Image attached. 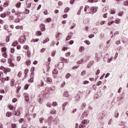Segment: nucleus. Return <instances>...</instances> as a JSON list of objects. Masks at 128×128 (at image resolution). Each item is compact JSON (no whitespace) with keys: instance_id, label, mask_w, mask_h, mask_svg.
Here are the masks:
<instances>
[{"instance_id":"1","label":"nucleus","mask_w":128,"mask_h":128,"mask_svg":"<svg viewBox=\"0 0 128 128\" xmlns=\"http://www.w3.org/2000/svg\"><path fill=\"white\" fill-rule=\"evenodd\" d=\"M26 40V36H21L18 40L20 44H24Z\"/></svg>"},{"instance_id":"2","label":"nucleus","mask_w":128,"mask_h":128,"mask_svg":"<svg viewBox=\"0 0 128 128\" xmlns=\"http://www.w3.org/2000/svg\"><path fill=\"white\" fill-rule=\"evenodd\" d=\"M24 100L26 102H28L30 98H28V95L26 94H24Z\"/></svg>"},{"instance_id":"3","label":"nucleus","mask_w":128,"mask_h":128,"mask_svg":"<svg viewBox=\"0 0 128 128\" xmlns=\"http://www.w3.org/2000/svg\"><path fill=\"white\" fill-rule=\"evenodd\" d=\"M72 36H74V34L72 32H70V35L68 36L66 38V40H70L72 38Z\"/></svg>"},{"instance_id":"4","label":"nucleus","mask_w":128,"mask_h":128,"mask_svg":"<svg viewBox=\"0 0 128 128\" xmlns=\"http://www.w3.org/2000/svg\"><path fill=\"white\" fill-rule=\"evenodd\" d=\"M41 32H44L46 30V26L44 24H41Z\"/></svg>"},{"instance_id":"5","label":"nucleus","mask_w":128,"mask_h":128,"mask_svg":"<svg viewBox=\"0 0 128 128\" xmlns=\"http://www.w3.org/2000/svg\"><path fill=\"white\" fill-rule=\"evenodd\" d=\"M64 96L65 98H68V96H70V94H68V91L65 92Z\"/></svg>"},{"instance_id":"6","label":"nucleus","mask_w":128,"mask_h":128,"mask_svg":"<svg viewBox=\"0 0 128 128\" xmlns=\"http://www.w3.org/2000/svg\"><path fill=\"white\" fill-rule=\"evenodd\" d=\"M56 114V110L54 109H52L50 112L51 114Z\"/></svg>"},{"instance_id":"7","label":"nucleus","mask_w":128,"mask_h":128,"mask_svg":"<svg viewBox=\"0 0 128 128\" xmlns=\"http://www.w3.org/2000/svg\"><path fill=\"white\" fill-rule=\"evenodd\" d=\"M84 47L82 46H81L80 48V49H79V52H84Z\"/></svg>"},{"instance_id":"8","label":"nucleus","mask_w":128,"mask_h":128,"mask_svg":"<svg viewBox=\"0 0 128 128\" xmlns=\"http://www.w3.org/2000/svg\"><path fill=\"white\" fill-rule=\"evenodd\" d=\"M36 36H42V32L37 31L36 32Z\"/></svg>"},{"instance_id":"9","label":"nucleus","mask_w":128,"mask_h":128,"mask_svg":"<svg viewBox=\"0 0 128 128\" xmlns=\"http://www.w3.org/2000/svg\"><path fill=\"white\" fill-rule=\"evenodd\" d=\"M82 124H83V126L84 124H88V120H82Z\"/></svg>"},{"instance_id":"10","label":"nucleus","mask_w":128,"mask_h":128,"mask_svg":"<svg viewBox=\"0 0 128 128\" xmlns=\"http://www.w3.org/2000/svg\"><path fill=\"white\" fill-rule=\"evenodd\" d=\"M14 86V80L12 79L11 80L10 86Z\"/></svg>"},{"instance_id":"11","label":"nucleus","mask_w":128,"mask_h":128,"mask_svg":"<svg viewBox=\"0 0 128 128\" xmlns=\"http://www.w3.org/2000/svg\"><path fill=\"white\" fill-rule=\"evenodd\" d=\"M52 73L54 74H58V69H54L52 71Z\"/></svg>"},{"instance_id":"12","label":"nucleus","mask_w":128,"mask_h":128,"mask_svg":"<svg viewBox=\"0 0 128 128\" xmlns=\"http://www.w3.org/2000/svg\"><path fill=\"white\" fill-rule=\"evenodd\" d=\"M91 10L92 12H96L98 10V9L96 8H91Z\"/></svg>"},{"instance_id":"13","label":"nucleus","mask_w":128,"mask_h":128,"mask_svg":"<svg viewBox=\"0 0 128 128\" xmlns=\"http://www.w3.org/2000/svg\"><path fill=\"white\" fill-rule=\"evenodd\" d=\"M123 14H124V12H122V11L119 12L118 14V16H122Z\"/></svg>"},{"instance_id":"14","label":"nucleus","mask_w":128,"mask_h":128,"mask_svg":"<svg viewBox=\"0 0 128 128\" xmlns=\"http://www.w3.org/2000/svg\"><path fill=\"white\" fill-rule=\"evenodd\" d=\"M26 64L27 66H30V64H32V62H30V60H28L26 61Z\"/></svg>"},{"instance_id":"15","label":"nucleus","mask_w":128,"mask_h":128,"mask_svg":"<svg viewBox=\"0 0 128 128\" xmlns=\"http://www.w3.org/2000/svg\"><path fill=\"white\" fill-rule=\"evenodd\" d=\"M50 42V38H47L46 40L43 41V44H46V42Z\"/></svg>"},{"instance_id":"16","label":"nucleus","mask_w":128,"mask_h":128,"mask_svg":"<svg viewBox=\"0 0 128 128\" xmlns=\"http://www.w3.org/2000/svg\"><path fill=\"white\" fill-rule=\"evenodd\" d=\"M48 122H52V116H50L48 118Z\"/></svg>"},{"instance_id":"17","label":"nucleus","mask_w":128,"mask_h":128,"mask_svg":"<svg viewBox=\"0 0 128 128\" xmlns=\"http://www.w3.org/2000/svg\"><path fill=\"white\" fill-rule=\"evenodd\" d=\"M54 122H55L54 124H58L60 120H58V118H56L54 120Z\"/></svg>"},{"instance_id":"18","label":"nucleus","mask_w":128,"mask_h":128,"mask_svg":"<svg viewBox=\"0 0 128 128\" xmlns=\"http://www.w3.org/2000/svg\"><path fill=\"white\" fill-rule=\"evenodd\" d=\"M10 116H12V112H8L6 114V116H7L8 118H10Z\"/></svg>"},{"instance_id":"19","label":"nucleus","mask_w":128,"mask_h":128,"mask_svg":"<svg viewBox=\"0 0 128 128\" xmlns=\"http://www.w3.org/2000/svg\"><path fill=\"white\" fill-rule=\"evenodd\" d=\"M2 56H4V58H8V54H6V52H4L2 54Z\"/></svg>"},{"instance_id":"20","label":"nucleus","mask_w":128,"mask_h":128,"mask_svg":"<svg viewBox=\"0 0 128 128\" xmlns=\"http://www.w3.org/2000/svg\"><path fill=\"white\" fill-rule=\"evenodd\" d=\"M20 88H22L20 87V86H18L17 88V90L16 92V94H18V92H20Z\"/></svg>"},{"instance_id":"21","label":"nucleus","mask_w":128,"mask_h":128,"mask_svg":"<svg viewBox=\"0 0 128 128\" xmlns=\"http://www.w3.org/2000/svg\"><path fill=\"white\" fill-rule=\"evenodd\" d=\"M12 46H18V42H17V41H14V42L12 44Z\"/></svg>"},{"instance_id":"22","label":"nucleus","mask_w":128,"mask_h":128,"mask_svg":"<svg viewBox=\"0 0 128 128\" xmlns=\"http://www.w3.org/2000/svg\"><path fill=\"white\" fill-rule=\"evenodd\" d=\"M21 4H22V3L20 2H18L17 4H16V8H20Z\"/></svg>"},{"instance_id":"23","label":"nucleus","mask_w":128,"mask_h":128,"mask_svg":"<svg viewBox=\"0 0 128 128\" xmlns=\"http://www.w3.org/2000/svg\"><path fill=\"white\" fill-rule=\"evenodd\" d=\"M68 10H70V8L67 7V8H65L64 12L65 13H66V12H68Z\"/></svg>"},{"instance_id":"24","label":"nucleus","mask_w":128,"mask_h":128,"mask_svg":"<svg viewBox=\"0 0 128 128\" xmlns=\"http://www.w3.org/2000/svg\"><path fill=\"white\" fill-rule=\"evenodd\" d=\"M0 16H1V18H6V14H0Z\"/></svg>"},{"instance_id":"25","label":"nucleus","mask_w":128,"mask_h":128,"mask_svg":"<svg viewBox=\"0 0 128 128\" xmlns=\"http://www.w3.org/2000/svg\"><path fill=\"white\" fill-rule=\"evenodd\" d=\"M110 14H116V11H114V10L112 9L110 10Z\"/></svg>"},{"instance_id":"26","label":"nucleus","mask_w":128,"mask_h":128,"mask_svg":"<svg viewBox=\"0 0 128 128\" xmlns=\"http://www.w3.org/2000/svg\"><path fill=\"white\" fill-rule=\"evenodd\" d=\"M46 80L48 82H52V78H46Z\"/></svg>"},{"instance_id":"27","label":"nucleus","mask_w":128,"mask_h":128,"mask_svg":"<svg viewBox=\"0 0 128 128\" xmlns=\"http://www.w3.org/2000/svg\"><path fill=\"white\" fill-rule=\"evenodd\" d=\"M86 74V70H83L82 72H81V76H84V74Z\"/></svg>"},{"instance_id":"28","label":"nucleus","mask_w":128,"mask_h":128,"mask_svg":"<svg viewBox=\"0 0 128 128\" xmlns=\"http://www.w3.org/2000/svg\"><path fill=\"white\" fill-rule=\"evenodd\" d=\"M39 120L40 124H43L44 122H42V120H44V118H40Z\"/></svg>"},{"instance_id":"29","label":"nucleus","mask_w":128,"mask_h":128,"mask_svg":"<svg viewBox=\"0 0 128 128\" xmlns=\"http://www.w3.org/2000/svg\"><path fill=\"white\" fill-rule=\"evenodd\" d=\"M67 104H68V102H64V104H62V106L66 108V106Z\"/></svg>"},{"instance_id":"30","label":"nucleus","mask_w":128,"mask_h":128,"mask_svg":"<svg viewBox=\"0 0 128 128\" xmlns=\"http://www.w3.org/2000/svg\"><path fill=\"white\" fill-rule=\"evenodd\" d=\"M2 52H6V47H3L2 48Z\"/></svg>"},{"instance_id":"31","label":"nucleus","mask_w":128,"mask_h":128,"mask_svg":"<svg viewBox=\"0 0 128 128\" xmlns=\"http://www.w3.org/2000/svg\"><path fill=\"white\" fill-rule=\"evenodd\" d=\"M102 117H99L98 120L100 122H102Z\"/></svg>"},{"instance_id":"32","label":"nucleus","mask_w":128,"mask_h":128,"mask_svg":"<svg viewBox=\"0 0 128 128\" xmlns=\"http://www.w3.org/2000/svg\"><path fill=\"white\" fill-rule=\"evenodd\" d=\"M24 50H28V45H24Z\"/></svg>"},{"instance_id":"33","label":"nucleus","mask_w":128,"mask_h":128,"mask_svg":"<svg viewBox=\"0 0 128 128\" xmlns=\"http://www.w3.org/2000/svg\"><path fill=\"white\" fill-rule=\"evenodd\" d=\"M56 51L54 50L52 52V56H56Z\"/></svg>"},{"instance_id":"34","label":"nucleus","mask_w":128,"mask_h":128,"mask_svg":"<svg viewBox=\"0 0 128 128\" xmlns=\"http://www.w3.org/2000/svg\"><path fill=\"white\" fill-rule=\"evenodd\" d=\"M46 21L47 22H52V18H48L46 20Z\"/></svg>"},{"instance_id":"35","label":"nucleus","mask_w":128,"mask_h":128,"mask_svg":"<svg viewBox=\"0 0 128 128\" xmlns=\"http://www.w3.org/2000/svg\"><path fill=\"white\" fill-rule=\"evenodd\" d=\"M94 37V34H92L88 36L89 38H92Z\"/></svg>"},{"instance_id":"36","label":"nucleus","mask_w":128,"mask_h":128,"mask_svg":"<svg viewBox=\"0 0 128 128\" xmlns=\"http://www.w3.org/2000/svg\"><path fill=\"white\" fill-rule=\"evenodd\" d=\"M95 58L97 60V62H98V54H96L95 55Z\"/></svg>"},{"instance_id":"37","label":"nucleus","mask_w":128,"mask_h":128,"mask_svg":"<svg viewBox=\"0 0 128 128\" xmlns=\"http://www.w3.org/2000/svg\"><path fill=\"white\" fill-rule=\"evenodd\" d=\"M70 74H68L66 76V78H70Z\"/></svg>"},{"instance_id":"38","label":"nucleus","mask_w":128,"mask_h":128,"mask_svg":"<svg viewBox=\"0 0 128 128\" xmlns=\"http://www.w3.org/2000/svg\"><path fill=\"white\" fill-rule=\"evenodd\" d=\"M94 34H98V29H96V28H94Z\"/></svg>"},{"instance_id":"39","label":"nucleus","mask_w":128,"mask_h":128,"mask_svg":"<svg viewBox=\"0 0 128 128\" xmlns=\"http://www.w3.org/2000/svg\"><path fill=\"white\" fill-rule=\"evenodd\" d=\"M76 100H80V96L77 95L75 97Z\"/></svg>"},{"instance_id":"40","label":"nucleus","mask_w":128,"mask_h":128,"mask_svg":"<svg viewBox=\"0 0 128 128\" xmlns=\"http://www.w3.org/2000/svg\"><path fill=\"white\" fill-rule=\"evenodd\" d=\"M104 36V34L101 33L100 34V38H102Z\"/></svg>"},{"instance_id":"41","label":"nucleus","mask_w":128,"mask_h":128,"mask_svg":"<svg viewBox=\"0 0 128 128\" xmlns=\"http://www.w3.org/2000/svg\"><path fill=\"white\" fill-rule=\"evenodd\" d=\"M26 4L28 8H30V6H32V3L28 4V2H26Z\"/></svg>"},{"instance_id":"42","label":"nucleus","mask_w":128,"mask_h":128,"mask_svg":"<svg viewBox=\"0 0 128 128\" xmlns=\"http://www.w3.org/2000/svg\"><path fill=\"white\" fill-rule=\"evenodd\" d=\"M28 82H34V78H31Z\"/></svg>"},{"instance_id":"43","label":"nucleus","mask_w":128,"mask_h":128,"mask_svg":"<svg viewBox=\"0 0 128 128\" xmlns=\"http://www.w3.org/2000/svg\"><path fill=\"white\" fill-rule=\"evenodd\" d=\"M60 34H62L60 33H58L56 36V38H60Z\"/></svg>"},{"instance_id":"44","label":"nucleus","mask_w":128,"mask_h":128,"mask_svg":"<svg viewBox=\"0 0 128 128\" xmlns=\"http://www.w3.org/2000/svg\"><path fill=\"white\" fill-rule=\"evenodd\" d=\"M112 58H113L111 57L110 59H108L107 60L108 62H112Z\"/></svg>"},{"instance_id":"45","label":"nucleus","mask_w":128,"mask_h":128,"mask_svg":"<svg viewBox=\"0 0 128 128\" xmlns=\"http://www.w3.org/2000/svg\"><path fill=\"white\" fill-rule=\"evenodd\" d=\"M115 22L117 24H120V20L118 19V20H116Z\"/></svg>"},{"instance_id":"46","label":"nucleus","mask_w":128,"mask_h":128,"mask_svg":"<svg viewBox=\"0 0 128 128\" xmlns=\"http://www.w3.org/2000/svg\"><path fill=\"white\" fill-rule=\"evenodd\" d=\"M108 14L106 13L103 15V18H108Z\"/></svg>"},{"instance_id":"47","label":"nucleus","mask_w":128,"mask_h":128,"mask_svg":"<svg viewBox=\"0 0 128 128\" xmlns=\"http://www.w3.org/2000/svg\"><path fill=\"white\" fill-rule=\"evenodd\" d=\"M27 56L30 58V51L27 52Z\"/></svg>"},{"instance_id":"48","label":"nucleus","mask_w":128,"mask_h":128,"mask_svg":"<svg viewBox=\"0 0 128 128\" xmlns=\"http://www.w3.org/2000/svg\"><path fill=\"white\" fill-rule=\"evenodd\" d=\"M84 62V60H81L80 61H78V62H77V64H82V62Z\"/></svg>"},{"instance_id":"49","label":"nucleus","mask_w":128,"mask_h":128,"mask_svg":"<svg viewBox=\"0 0 128 128\" xmlns=\"http://www.w3.org/2000/svg\"><path fill=\"white\" fill-rule=\"evenodd\" d=\"M6 42H10V36H8L6 38Z\"/></svg>"},{"instance_id":"50","label":"nucleus","mask_w":128,"mask_h":128,"mask_svg":"<svg viewBox=\"0 0 128 128\" xmlns=\"http://www.w3.org/2000/svg\"><path fill=\"white\" fill-rule=\"evenodd\" d=\"M100 84H102V81H98L96 84V86H100Z\"/></svg>"},{"instance_id":"51","label":"nucleus","mask_w":128,"mask_h":128,"mask_svg":"<svg viewBox=\"0 0 128 128\" xmlns=\"http://www.w3.org/2000/svg\"><path fill=\"white\" fill-rule=\"evenodd\" d=\"M120 44V40H118L116 42V44Z\"/></svg>"},{"instance_id":"52","label":"nucleus","mask_w":128,"mask_h":128,"mask_svg":"<svg viewBox=\"0 0 128 128\" xmlns=\"http://www.w3.org/2000/svg\"><path fill=\"white\" fill-rule=\"evenodd\" d=\"M58 66H62L60 67V68H62L63 66H64V63L62 62H60L58 64Z\"/></svg>"},{"instance_id":"53","label":"nucleus","mask_w":128,"mask_h":128,"mask_svg":"<svg viewBox=\"0 0 128 128\" xmlns=\"http://www.w3.org/2000/svg\"><path fill=\"white\" fill-rule=\"evenodd\" d=\"M100 70H97V72L96 74V76H98V74H100Z\"/></svg>"},{"instance_id":"54","label":"nucleus","mask_w":128,"mask_h":128,"mask_svg":"<svg viewBox=\"0 0 128 128\" xmlns=\"http://www.w3.org/2000/svg\"><path fill=\"white\" fill-rule=\"evenodd\" d=\"M85 44H90V42L88 40H86L84 41Z\"/></svg>"},{"instance_id":"55","label":"nucleus","mask_w":128,"mask_h":128,"mask_svg":"<svg viewBox=\"0 0 128 128\" xmlns=\"http://www.w3.org/2000/svg\"><path fill=\"white\" fill-rule=\"evenodd\" d=\"M14 18L13 16H10V20H14Z\"/></svg>"},{"instance_id":"56","label":"nucleus","mask_w":128,"mask_h":128,"mask_svg":"<svg viewBox=\"0 0 128 128\" xmlns=\"http://www.w3.org/2000/svg\"><path fill=\"white\" fill-rule=\"evenodd\" d=\"M1 62H6V60L5 59V58H2V59L1 60Z\"/></svg>"},{"instance_id":"57","label":"nucleus","mask_w":128,"mask_h":128,"mask_svg":"<svg viewBox=\"0 0 128 128\" xmlns=\"http://www.w3.org/2000/svg\"><path fill=\"white\" fill-rule=\"evenodd\" d=\"M79 128H84V124H80L79 126Z\"/></svg>"},{"instance_id":"58","label":"nucleus","mask_w":128,"mask_h":128,"mask_svg":"<svg viewBox=\"0 0 128 128\" xmlns=\"http://www.w3.org/2000/svg\"><path fill=\"white\" fill-rule=\"evenodd\" d=\"M10 52H11V54H14V48H12Z\"/></svg>"},{"instance_id":"59","label":"nucleus","mask_w":128,"mask_h":128,"mask_svg":"<svg viewBox=\"0 0 128 128\" xmlns=\"http://www.w3.org/2000/svg\"><path fill=\"white\" fill-rule=\"evenodd\" d=\"M86 104H84H84H82V108H86Z\"/></svg>"},{"instance_id":"60","label":"nucleus","mask_w":128,"mask_h":128,"mask_svg":"<svg viewBox=\"0 0 128 128\" xmlns=\"http://www.w3.org/2000/svg\"><path fill=\"white\" fill-rule=\"evenodd\" d=\"M46 52V48H43L40 50L41 52Z\"/></svg>"},{"instance_id":"61","label":"nucleus","mask_w":128,"mask_h":128,"mask_svg":"<svg viewBox=\"0 0 128 128\" xmlns=\"http://www.w3.org/2000/svg\"><path fill=\"white\" fill-rule=\"evenodd\" d=\"M86 8H88V6H85L84 10V12H86Z\"/></svg>"},{"instance_id":"62","label":"nucleus","mask_w":128,"mask_h":128,"mask_svg":"<svg viewBox=\"0 0 128 128\" xmlns=\"http://www.w3.org/2000/svg\"><path fill=\"white\" fill-rule=\"evenodd\" d=\"M24 122V118H20V120H19V122L20 124H22V122Z\"/></svg>"},{"instance_id":"63","label":"nucleus","mask_w":128,"mask_h":128,"mask_svg":"<svg viewBox=\"0 0 128 128\" xmlns=\"http://www.w3.org/2000/svg\"><path fill=\"white\" fill-rule=\"evenodd\" d=\"M74 0H71L70 1V4H74Z\"/></svg>"},{"instance_id":"64","label":"nucleus","mask_w":128,"mask_h":128,"mask_svg":"<svg viewBox=\"0 0 128 128\" xmlns=\"http://www.w3.org/2000/svg\"><path fill=\"white\" fill-rule=\"evenodd\" d=\"M66 56H70V52H68L67 54H66Z\"/></svg>"}]
</instances>
